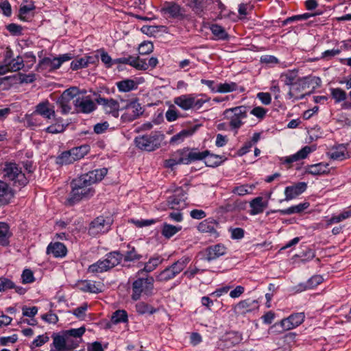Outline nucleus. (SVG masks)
I'll return each mask as SVG.
<instances>
[{
    "label": "nucleus",
    "mask_w": 351,
    "mask_h": 351,
    "mask_svg": "<svg viewBox=\"0 0 351 351\" xmlns=\"http://www.w3.org/2000/svg\"><path fill=\"white\" fill-rule=\"evenodd\" d=\"M123 255L119 251H113L108 253L104 258L108 270L114 268L121 263Z\"/></svg>",
    "instance_id": "bb28decb"
},
{
    "label": "nucleus",
    "mask_w": 351,
    "mask_h": 351,
    "mask_svg": "<svg viewBox=\"0 0 351 351\" xmlns=\"http://www.w3.org/2000/svg\"><path fill=\"white\" fill-rule=\"evenodd\" d=\"M319 80L311 76L298 78L292 86L290 87L288 95L289 99L294 100L302 99L305 97L303 91L308 88L315 80Z\"/></svg>",
    "instance_id": "0eeeda50"
},
{
    "label": "nucleus",
    "mask_w": 351,
    "mask_h": 351,
    "mask_svg": "<svg viewBox=\"0 0 351 351\" xmlns=\"http://www.w3.org/2000/svg\"><path fill=\"white\" fill-rule=\"evenodd\" d=\"M258 308L259 302L257 300L247 298L238 302L233 307V311L237 315H245L256 311Z\"/></svg>",
    "instance_id": "f8f14e48"
},
{
    "label": "nucleus",
    "mask_w": 351,
    "mask_h": 351,
    "mask_svg": "<svg viewBox=\"0 0 351 351\" xmlns=\"http://www.w3.org/2000/svg\"><path fill=\"white\" fill-rule=\"evenodd\" d=\"M13 197L14 193L9 185L0 181V206L9 204Z\"/></svg>",
    "instance_id": "a878e982"
},
{
    "label": "nucleus",
    "mask_w": 351,
    "mask_h": 351,
    "mask_svg": "<svg viewBox=\"0 0 351 351\" xmlns=\"http://www.w3.org/2000/svg\"><path fill=\"white\" fill-rule=\"evenodd\" d=\"M51 337L53 339V350L67 351V348L65 341V334L64 331L59 333L53 332Z\"/></svg>",
    "instance_id": "c85d7f7f"
},
{
    "label": "nucleus",
    "mask_w": 351,
    "mask_h": 351,
    "mask_svg": "<svg viewBox=\"0 0 351 351\" xmlns=\"http://www.w3.org/2000/svg\"><path fill=\"white\" fill-rule=\"evenodd\" d=\"M154 278L152 276H147L144 278H138L132 283V299L138 300L142 294L150 295L154 289Z\"/></svg>",
    "instance_id": "423d86ee"
},
{
    "label": "nucleus",
    "mask_w": 351,
    "mask_h": 351,
    "mask_svg": "<svg viewBox=\"0 0 351 351\" xmlns=\"http://www.w3.org/2000/svg\"><path fill=\"white\" fill-rule=\"evenodd\" d=\"M315 150V147L314 146L306 145L294 154L280 158V160L283 164L291 165L293 162L306 158L309 154Z\"/></svg>",
    "instance_id": "dca6fc26"
},
{
    "label": "nucleus",
    "mask_w": 351,
    "mask_h": 351,
    "mask_svg": "<svg viewBox=\"0 0 351 351\" xmlns=\"http://www.w3.org/2000/svg\"><path fill=\"white\" fill-rule=\"evenodd\" d=\"M307 188L306 183L302 182L287 186L285 189V201H290L304 193Z\"/></svg>",
    "instance_id": "412c9836"
},
{
    "label": "nucleus",
    "mask_w": 351,
    "mask_h": 351,
    "mask_svg": "<svg viewBox=\"0 0 351 351\" xmlns=\"http://www.w3.org/2000/svg\"><path fill=\"white\" fill-rule=\"evenodd\" d=\"M117 86L120 92H129L137 88V84L132 80L127 79L117 83Z\"/></svg>",
    "instance_id": "4c0bfd02"
},
{
    "label": "nucleus",
    "mask_w": 351,
    "mask_h": 351,
    "mask_svg": "<svg viewBox=\"0 0 351 351\" xmlns=\"http://www.w3.org/2000/svg\"><path fill=\"white\" fill-rule=\"evenodd\" d=\"M254 189V186L252 184H243L238 186H235L232 192L234 194H237L239 196H243L246 194L251 193L253 189Z\"/></svg>",
    "instance_id": "6e6d98bb"
},
{
    "label": "nucleus",
    "mask_w": 351,
    "mask_h": 351,
    "mask_svg": "<svg viewBox=\"0 0 351 351\" xmlns=\"http://www.w3.org/2000/svg\"><path fill=\"white\" fill-rule=\"evenodd\" d=\"M79 289L84 292H89L97 293L101 292V289L98 288L95 282L90 280H82L77 285Z\"/></svg>",
    "instance_id": "f704fd0d"
},
{
    "label": "nucleus",
    "mask_w": 351,
    "mask_h": 351,
    "mask_svg": "<svg viewBox=\"0 0 351 351\" xmlns=\"http://www.w3.org/2000/svg\"><path fill=\"white\" fill-rule=\"evenodd\" d=\"M178 117V112L174 107L169 108L165 113V118L169 122L175 121Z\"/></svg>",
    "instance_id": "774afa93"
},
{
    "label": "nucleus",
    "mask_w": 351,
    "mask_h": 351,
    "mask_svg": "<svg viewBox=\"0 0 351 351\" xmlns=\"http://www.w3.org/2000/svg\"><path fill=\"white\" fill-rule=\"evenodd\" d=\"M12 234L8 224L0 222V244L3 246L8 245Z\"/></svg>",
    "instance_id": "72a5a7b5"
},
{
    "label": "nucleus",
    "mask_w": 351,
    "mask_h": 351,
    "mask_svg": "<svg viewBox=\"0 0 351 351\" xmlns=\"http://www.w3.org/2000/svg\"><path fill=\"white\" fill-rule=\"evenodd\" d=\"M347 154L346 147L343 144L332 147L327 152V155L335 160H342L346 158Z\"/></svg>",
    "instance_id": "cd10ccee"
},
{
    "label": "nucleus",
    "mask_w": 351,
    "mask_h": 351,
    "mask_svg": "<svg viewBox=\"0 0 351 351\" xmlns=\"http://www.w3.org/2000/svg\"><path fill=\"white\" fill-rule=\"evenodd\" d=\"M210 98L205 99H198L194 94H185L176 97L173 99V103L182 110L187 111L189 110H199L203 105L209 101Z\"/></svg>",
    "instance_id": "39448f33"
},
{
    "label": "nucleus",
    "mask_w": 351,
    "mask_h": 351,
    "mask_svg": "<svg viewBox=\"0 0 351 351\" xmlns=\"http://www.w3.org/2000/svg\"><path fill=\"white\" fill-rule=\"evenodd\" d=\"M154 50V45L152 42H143L138 47V53L140 55H147L152 53Z\"/></svg>",
    "instance_id": "052dcab7"
},
{
    "label": "nucleus",
    "mask_w": 351,
    "mask_h": 351,
    "mask_svg": "<svg viewBox=\"0 0 351 351\" xmlns=\"http://www.w3.org/2000/svg\"><path fill=\"white\" fill-rule=\"evenodd\" d=\"M191 259L188 256H183L171 265L167 267L156 276L158 282H167L174 278L186 267Z\"/></svg>",
    "instance_id": "20e7f679"
},
{
    "label": "nucleus",
    "mask_w": 351,
    "mask_h": 351,
    "mask_svg": "<svg viewBox=\"0 0 351 351\" xmlns=\"http://www.w3.org/2000/svg\"><path fill=\"white\" fill-rule=\"evenodd\" d=\"M34 111L36 114L47 119H51V118L55 119L56 117L54 106L47 100L38 104L36 106Z\"/></svg>",
    "instance_id": "aec40b11"
},
{
    "label": "nucleus",
    "mask_w": 351,
    "mask_h": 351,
    "mask_svg": "<svg viewBox=\"0 0 351 351\" xmlns=\"http://www.w3.org/2000/svg\"><path fill=\"white\" fill-rule=\"evenodd\" d=\"M298 77V71L289 70L280 75V80L285 85L293 86Z\"/></svg>",
    "instance_id": "e433bc0d"
},
{
    "label": "nucleus",
    "mask_w": 351,
    "mask_h": 351,
    "mask_svg": "<svg viewBox=\"0 0 351 351\" xmlns=\"http://www.w3.org/2000/svg\"><path fill=\"white\" fill-rule=\"evenodd\" d=\"M47 253L52 254L56 258H62L66 255L67 249L62 243H51L47 248Z\"/></svg>",
    "instance_id": "393cba45"
},
{
    "label": "nucleus",
    "mask_w": 351,
    "mask_h": 351,
    "mask_svg": "<svg viewBox=\"0 0 351 351\" xmlns=\"http://www.w3.org/2000/svg\"><path fill=\"white\" fill-rule=\"evenodd\" d=\"M74 162L75 159L73 158V156L72 155L71 149L62 152L56 158V163L61 165H69L73 163Z\"/></svg>",
    "instance_id": "58836bf2"
},
{
    "label": "nucleus",
    "mask_w": 351,
    "mask_h": 351,
    "mask_svg": "<svg viewBox=\"0 0 351 351\" xmlns=\"http://www.w3.org/2000/svg\"><path fill=\"white\" fill-rule=\"evenodd\" d=\"M36 7L33 3H31L28 5H21L19 9V18L20 20L23 21H28L29 17L27 15L31 11L35 10Z\"/></svg>",
    "instance_id": "8fccbe9b"
},
{
    "label": "nucleus",
    "mask_w": 351,
    "mask_h": 351,
    "mask_svg": "<svg viewBox=\"0 0 351 351\" xmlns=\"http://www.w3.org/2000/svg\"><path fill=\"white\" fill-rule=\"evenodd\" d=\"M3 178L12 182L14 187L21 189L29 182V177L22 171L19 164L12 162H6L3 167Z\"/></svg>",
    "instance_id": "f03ea898"
},
{
    "label": "nucleus",
    "mask_w": 351,
    "mask_h": 351,
    "mask_svg": "<svg viewBox=\"0 0 351 351\" xmlns=\"http://www.w3.org/2000/svg\"><path fill=\"white\" fill-rule=\"evenodd\" d=\"M305 319L304 313H295L281 320L280 326L285 330L293 329L303 323Z\"/></svg>",
    "instance_id": "2eb2a0df"
},
{
    "label": "nucleus",
    "mask_w": 351,
    "mask_h": 351,
    "mask_svg": "<svg viewBox=\"0 0 351 351\" xmlns=\"http://www.w3.org/2000/svg\"><path fill=\"white\" fill-rule=\"evenodd\" d=\"M225 117L230 121V126L233 130H238L243 124V120L247 116V107L240 106L225 110Z\"/></svg>",
    "instance_id": "6e6552de"
},
{
    "label": "nucleus",
    "mask_w": 351,
    "mask_h": 351,
    "mask_svg": "<svg viewBox=\"0 0 351 351\" xmlns=\"http://www.w3.org/2000/svg\"><path fill=\"white\" fill-rule=\"evenodd\" d=\"M136 311L140 315H144L146 313L152 315L156 313L158 309L143 302H140L136 304Z\"/></svg>",
    "instance_id": "49530a36"
},
{
    "label": "nucleus",
    "mask_w": 351,
    "mask_h": 351,
    "mask_svg": "<svg viewBox=\"0 0 351 351\" xmlns=\"http://www.w3.org/2000/svg\"><path fill=\"white\" fill-rule=\"evenodd\" d=\"M182 162H184V160H183V159L181 160L178 149L171 154L169 159L165 160V167L172 169L174 166L182 164Z\"/></svg>",
    "instance_id": "de8ad7c7"
},
{
    "label": "nucleus",
    "mask_w": 351,
    "mask_h": 351,
    "mask_svg": "<svg viewBox=\"0 0 351 351\" xmlns=\"http://www.w3.org/2000/svg\"><path fill=\"white\" fill-rule=\"evenodd\" d=\"M125 108V112L121 116V119L125 121H132L143 112L142 107L137 100L129 101Z\"/></svg>",
    "instance_id": "ddd939ff"
},
{
    "label": "nucleus",
    "mask_w": 351,
    "mask_h": 351,
    "mask_svg": "<svg viewBox=\"0 0 351 351\" xmlns=\"http://www.w3.org/2000/svg\"><path fill=\"white\" fill-rule=\"evenodd\" d=\"M107 173L106 168L95 169L73 180L71 191L66 199L67 204L72 206L84 198L92 197L95 191L91 185L101 181Z\"/></svg>",
    "instance_id": "f257e3e1"
},
{
    "label": "nucleus",
    "mask_w": 351,
    "mask_h": 351,
    "mask_svg": "<svg viewBox=\"0 0 351 351\" xmlns=\"http://www.w3.org/2000/svg\"><path fill=\"white\" fill-rule=\"evenodd\" d=\"M127 247L128 250L122 254L123 255V260L125 262H132L142 258L143 256L136 252L134 247L128 244Z\"/></svg>",
    "instance_id": "c9c22d12"
},
{
    "label": "nucleus",
    "mask_w": 351,
    "mask_h": 351,
    "mask_svg": "<svg viewBox=\"0 0 351 351\" xmlns=\"http://www.w3.org/2000/svg\"><path fill=\"white\" fill-rule=\"evenodd\" d=\"M98 104L103 106L104 110L107 114H111L114 117H118L119 111V104L113 99H106L99 97L97 99Z\"/></svg>",
    "instance_id": "6ab92c4d"
},
{
    "label": "nucleus",
    "mask_w": 351,
    "mask_h": 351,
    "mask_svg": "<svg viewBox=\"0 0 351 351\" xmlns=\"http://www.w3.org/2000/svg\"><path fill=\"white\" fill-rule=\"evenodd\" d=\"M10 72H16L23 69L25 66L23 59L18 56L8 62Z\"/></svg>",
    "instance_id": "c03bdc74"
},
{
    "label": "nucleus",
    "mask_w": 351,
    "mask_h": 351,
    "mask_svg": "<svg viewBox=\"0 0 351 351\" xmlns=\"http://www.w3.org/2000/svg\"><path fill=\"white\" fill-rule=\"evenodd\" d=\"M163 139L164 134L160 132H152L149 134L136 136L134 142L138 149L149 152L158 149Z\"/></svg>",
    "instance_id": "7ed1b4c3"
},
{
    "label": "nucleus",
    "mask_w": 351,
    "mask_h": 351,
    "mask_svg": "<svg viewBox=\"0 0 351 351\" xmlns=\"http://www.w3.org/2000/svg\"><path fill=\"white\" fill-rule=\"evenodd\" d=\"M21 278L23 284L32 283L35 280L32 271L29 269L23 270Z\"/></svg>",
    "instance_id": "69168bd1"
},
{
    "label": "nucleus",
    "mask_w": 351,
    "mask_h": 351,
    "mask_svg": "<svg viewBox=\"0 0 351 351\" xmlns=\"http://www.w3.org/2000/svg\"><path fill=\"white\" fill-rule=\"evenodd\" d=\"M71 149L75 161H76L84 158L89 152L90 146L88 145H82L79 147H73Z\"/></svg>",
    "instance_id": "ea45409f"
},
{
    "label": "nucleus",
    "mask_w": 351,
    "mask_h": 351,
    "mask_svg": "<svg viewBox=\"0 0 351 351\" xmlns=\"http://www.w3.org/2000/svg\"><path fill=\"white\" fill-rule=\"evenodd\" d=\"M90 273H102L108 271L104 259L99 260L96 263L90 265L88 269Z\"/></svg>",
    "instance_id": "09e8293b"
},
{
    "label": "nucleus",
    "mask_w": 351,
    "mask_h": 351,
    "mask_svg": "<svg viewBox=\"0 0 351 351\" xmlns=\"http://www.w3.org/2000/svg\"><path fill=\"white\" fill-rule=\"evenodd\" d=\"M186 198V191L181 187L178 188L168 197L167 204L171 209L180 210L185 207Z\"/></svg>",
    "instance_id": "9b49d317"
},
{
    "label": "nucleus",
    "mask_w": 351,
    "mask_h": 351,
    "mask_svg": "<svg viewBox=\"0 0 351 351\" xmlns=\"http://www.w3.org/2000/svg\"><path fill=\"white\" fill-rule=\"evenodd\" d=\"M73 71H76L82 68L87 67V62L85 61L84 56L73 60L70 65Z\"/></svg>",
    "instance_id": "680f3d73"
},
{
    "label": "nucleus",
    "mask_w": 351,
    "mask_h": 351,
    "mask_svg": "<svg viewBox=\"0 0 351 351\" xmlns=\"http://www.w3.org/2000/svg\"><path fill=\"white\" fill-rule=\"evenodd\" d=\"M112 223L110 217L99 216L90 223L88 232L92 235L107 232L110 229Z\"/></svg>",
    "instance_id": "9d476101"
},
{
    "label": "nucleus",
    "mask_w": 351,
    "mask_h": 351,
    "mask_svg": "<svg viewBox=\"0 0 351 351\" xmlns=\"http://www.w3.org/2000/svg\"><path fill=\"white\" fill-rule=\"evenodd\" d=\"M306 171L308 173L314 176L324 174L328 171V164L326 162H319L308 165Z\"/></svg>",
    "instance_id": "473e14b6"
},
{
    "label": "nucleus",
    "mask_w": 351,
    "mask_h": 351,
    "mask_svg": "<svg viewBox=\"0 0 351 351\" xmlns=\"http://www.w3.org/2000/svg\"><path fill=\"white\" fill-rule=\"evenodd\" d=\"M38 114L34 111L31 114L25 116V124L27 127L34 128L41 125L40 119L38 118Z\"/></svg>",
    "instance_id": "603ef678"
},
{
    "label": "nucleus",
    "mask_w": 351,
    "mask_h": 351,
    "mask_svg": "<svg viewBox=\"0 0 351 351\" xmlns=\"http://www.w3.org/2000/svg\"><path fill=\"white\" fill-rule=\"evenodd\" d=\"M205 164L208 167H217L221 165V158L219 155L211 154L208 151V154L204 158Z\"/></svg>",
    "instance_id": "5fc2aeb1"
},
{
    "label": "nucleus",
    "mask_w": 351,
    "mask_h": 351,
    "mask_svg": "<svg viewBox=\"0 0 351 351\" xmlns=\"http://www.w3.org/2000/svg\"><path fill=\"white\" fill-rule=\"evenodd\" d=\"M208 154V151L205 150L203 152L198 151L197 149H189V160L190 163L204 160V158Z\"/></svg>",
    "instance_id": "3c124183"
},
{
    "label": "nucleus",
    "mask_w": 351,
    "mask_h": 351,
    "mask_svg": "<svg viewBox=\"0 0 351 351\" xmlns=\"http://www.w3.org/2000/svg\"><path fill=\"white\" fill-rule=\"evenodd\" d=\"M227 253V247L221 243L207 247L205 250V260L208 262L214 261Z\"/></svg>",
    "instance_id": "a211bd4d"
},
{
    "label": "nucleus",
    "mask_w": 351,
    "mask_h": 351,
    "mask_svg": "<svg viewBox=\"0 0 351 351\" xmlns=\"http://www.w3.org/2000/svg\"><path fill=\"white\" fill-rule=\"evenodd\" d=\"M98 52L100 53L101 60L106 65V66L107 68L111 67L114 63L113 60L108 55V53L102 49L98 50Z\"/></svg>",
    "instance_id": "e2e57ef3"
},
{
    "label": "nucleus",
    "mask_w": 351,
    "mask_h": 351,
    "mask_svg": "<svg viewBox=\"0 0 351 351\" xmlns=\"http://www.w3.org/2000/svg\"><path fill=\"white\" fill-rule=\"evenodd\" d=\"M73 105L77 112L90 113L96 108V105L93 101L88 97H78L73 100Z\"/></svg>",
    "instance_id": "f3484780"
},
{
    "label": "nucleus",
    "mask_w": 351,
    "mask_h": 351,
    "mask_svg": "<svg viewBox=\"0 0 351 351\" xmlns=\"http://www.w3.org/2000/svg\"><path fill=\"white\" fill-rule=\"evenodd\" d=\"M182 229L180 226H173L165 223L162 229V235L167 239H170Z\"/></svg>",
    "instance_id": "a19ab883"
},
{
    "label": "nucleus",
    "mask_w": 351,
    "mask_h": 351,
    "mask_svg": "<svg viewBox=\"0 0 351 351\" xmlns=\"http://www.w3.org/2000/svg\"><path fill=\"white\" fill-rule=\"evenodd\" d=\"M268 202L263 199V197H256L250 202L251 215H256L262 213L264 210L267 207Z\"/></svg>",
    "instance_id": "b1692460"
},
{
    "label": "nucleus",
    "mask_w": 351,
    "mask_h": 351,
    "mask_svg": "<svg viewBox=\"0 0 351 351\" xmlns=\"http://www.w3.org/2000/svg\"><path fill=\"white\" fill-rule=\"evenodd\" d=\"M49 337L47 333H45L40 335H38L36 337V339L32 342L30 345V348L32 349L41 347L45 343H47L49 341Z\"/></svg>",
    "instance_id": "bf43d9fd"
},
{
    "label": "nucleus",
    "mask_w": 351,
    "mask_h": 351,
    "mask_svg": "<svg viewBox=\"0 0 351 351\" xmlns=\"http://www.w3.org/2000/svg\"><path fill=\"white\" fill-rule=\"evenodd\" d=\"M6 29L12 36H21L23 34L21 25L16 23H10L6 26Z\"/></svg>",
    "instance_id": "0e129e2a"
},
{
    "label": "nucleus",
    "mask_w": 351,
    "mask_h": 351,
    "mask_svg": "<svg viewBox=\"0 0 351 351\" xmlns=\"http://www.w3.org/2000/svg\"><path fill=\"white\" fill-rule=\"evenodd\" d=\"M210 3L211 0H192L190 6L196 14H199Z\"/></svg>",
    "instance_id": "37998d69"
},
{
    "label": "nucleus",
    "mask_w": 351,
    "mask_h": 351,
    "mask_svg": "<svg viewBox=\"0 0 351 351\" xmlns=\"http://www.w3.org/2000/svg\"><path fill=\"white\" fill-rule=\"evenodd\" d=\"M210 29L212 34L217 39L222 40L228 39V34L222 26L217 24H213L210 26Z\"/></svg>",
    "instance_id": "79ce46f5"
},
{
    "label": "nucleus",
    "mask_w": 351,
    "mask_h": 351,
    "mask_svg": "<svg viewBox=\"0 0 351 351\" xmlns=\"http://www.w3.org/2000/svg\"><path fill=\"white\" fill-rule=\"evenodd\" d=\"M330 93L335 103H340L346 99V93L340 88H331Z\"/></svg>",
    "instance_id": "13d9d810"
},
{
    "label": "nucleus",
    "mask_w": 351,
    "mask_h": 351,
    "mask_svg": "<svg viewBox=\"0 0 351 351\" xmlns=\"http://www.w3.org/2000/svg\"><path fill=\"white\" fill-rule=\"evenodd\" d=\"M73 55L70 53L61 54L53 58L45 57L40 60L39 66L42 69L53 71L59 69L62 64L73 59Z\"/></svg>",
    "instance_id": "1a4fd4ad"
},
{
    "label": "nucleus",
    "mask_w": 351,
    "mask_h": 351,
    "mask_svg": "<svg viewBox=\"0 0 351 351\" xmlns=\"http://www.w3.org/2000/svg\"><path fill=\"white\" fill-rule=\"evenodd\" d=\"M162 10L174 19H183L186 18L184 9L173 2L167 3Z\"/></svg>",
    "instance_id": "4be33fe9"
},
{
    "label": "nucleus",
    "mask_w": 351,
    "mask_h": 351,
    "mask_svg": "<svg viewBox=\"0 0 351 351\" xmlns=\"http://www.w3.org/2000/svg\"><path fill=\"white\" fill-rule=\"evenodd\" d=\"M14 283L12 280L6 278H0V292L14 289Z\"/></svg>",
    "instance_id": "338daca9"
},
{
    "label": "nucleus",
    "mask_w": 351,
    "mask_h": 351,
    "mask_svg": "<svg viewBox=\"0 0 351 351\" xmlns=\"http://www.w3.org/2000/svg\"><path fill=\"white\" fill-rule=\"evenodd\" d=\"M86 329L84 326L78 328H71L69 330H64V334L74 339H77L79 341H81L82 337L84 334Z\"/></svg>",
    "instance_id": "4d7b16f0"
},
{
    "label": "nucleus",
    "mask_w": 351,
    "mask_h": 351,
    "mask_svg": "<svg viewBox=\"0 0 351 351\" xmlns=\"http://www.w3.org/2000/svg\"><path fill=\"white\" fill-rule=\"evenodd\" d=\"M198 126L195 125L193 128L182 130L179 133L173 135L170 139L171 144H179L184 141V140L192 136L197 130Z\"/></svg>",
    "instance_id": "7c9ffc66"
},
{
    "label": "nucleus",
    "mask_w": 351,
    "mask_h": 351,
    "mask_svg": "<svg viewBox=\"0 0 351 351\" xmlns=\"http://www.w3.org/2000/svg\"><path fill=\"white\" fill-rule=\"evenodd\" d=\"M111 321L114 324L125 323L128 322V314L124 310H117L112 315Z\"/></svg>",
    "instance_id": "864d4df0"
},
{
    "label": "nucleus",
    "mask_w": 351,
    "mask_h": 351,
    "mask_svg": "<svg viewBox=\"0 0 351 351\" xmlns=\"http://www.w3.org/2000/svg\"><path fill=\"white\" fill-rule=\"evenodd\" d=\"M308 202L300 203L298 205L292 206L286 209H280L277 210H272L271 213H279L281 215H292L294 213H300L309 207Z\"/></svg>",
    "instance_id": "2f4dec72"
},
{
    "label": "nucleus",
    "mask_w": 351,
    "mask_h": 351,
    "mask_svg": "<svg viewBox=\"0 0 351 351\" xmlns=\"http://www.w3.org/2000/svg\"><path fill=\"white\" fill-rule=\"evenodd\" d=\"M73 98L74 95L72 93V90L66 89L57 99L56 104L60 109V112L62 114H67L71 112L72 104H73Z\"/></svg>",
    "instance_id": "4468645a"
},
{
    "label": "nucleus",
    "mask_w": 351,
    "mask_h": 351,
    "mask_svg": "<svg viewBox=\"0 0 351 351\" xmlns=\"http://www.w3.org/2000/svg\"><path fill=\"white\" fill-rule=\"evenodd\" d=\"M238 89V84L233 82L218 84L217 93H228L236 91Z\"/></svg>",
    "instance_id": "a18cd8bd"
},
{
    "label": "nucleus",
    "mask_w": 351,
    "mask_h": 351,
    "mask_svg": "<svg viewBox=\"0 0 351 351\" xmlns=\"http://www.w3.org/2000/svg\"><path fill=\"white\" fill-rule=\"evenodd\" d=\"M162 262V258L159 255H154L144 264V267L138 271V275L143 272L149 273L156 269Z\"/></svg>",
    "instance_id": "c756f323"
},
{
    "label": "nucleus",
    "mask_w": 351,
    "mask_h": 351,
    "mask_svg": "<svg viewBox=\"0 0 351 351\" xmlns=\"http://www.w3.org/2000/svg\"><path fill=\"white\" fill-rule=\"evenodd\" d=\"M218 223L210 218L206 219L199 223L197 230L203 233H209L211 235L218 236L217 227Z\"/></svg>",
    "instance_id": "5701e85b"
}]
</instances>
